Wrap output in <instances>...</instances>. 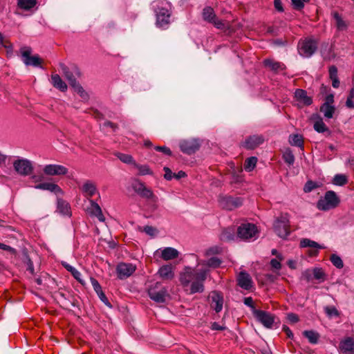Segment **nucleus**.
Instances as JSON below:
<instances>
[{
    "label": "nucleus",
    "mask_w": 354,
    "mask_h": 354,
    "mask_svg": "<svg viewBox=\"0 0 354 354\" xmlns=\"http://www.w3.org/2000/svg\"><path fill=\"white\" fill-rule=\"evenodd\" d=\"M156 26L166 29L170 23L171 12L166 8L158 6L156 10Z\"/></svg>",
    "instance_id": "obj_11"
},
{
    "label": "nucleus",
    "mask_w": 354,
    "mask_h": 354,
    "mask_svg": "<svg viewBox=\"0 0 354 354\" xmlns=\"http://www.w3.org/2000/svg\"><path fill=\"white\" fill-rule=\"evenodd\" d=\"M132 187L133 190L142 198L151 199L154 197L152 190L147 187L144 183L139 180H136L133 184Z\"/></svg>",
    "instance_id": "obj_16"
},
{
    "label": "nucleus",
    "mask_w": 354,
    "mask_h": 354,
    "mask_svg": "<svg viewBox=\"0 0 354 354\" xmlns=\"http://www.w3.org/2000/svg\"><path fill=\"white\" fill-rule=\"evenodd\" d=\"M331 15L338 31H345L348 29L349 24L343 19L342 15L338 12L333 11Z\"/></svg>",
    "instance_id": "obj_22"
},
{
    "label": "nucleus",
    "mask_w": 354,
    "mask_h": 354,
    "mask_svg": "<svg viewBox=\"0 0 354 354\" xmlns=\"http://www.w3.org/2000/svg\"><path fill=\"white\" fill-rule=\"evenodd\" d=\"M274 231L281 239H286L290 234V221L288 214H281L274 221Z\"/></svg>",
    "instance_id": "obj_3"
},
{
    "label": "nucleus",
    "mask_w": 354,
    "mask_h": 354,
    "mask_svg": "<svg viewBox=\"0 0 354 354\" xmlns=\"http://www.w3.org/2000/svg\"><path fill=\"white\" fill-rule=\"evenodd\" d=\"M340 203L339 197L334 191L326 192L324 198L317 202V208L320 210L327 211L337 207Z\"/></svg>",
    "instance_id": "obj_4"
},
{
    "label": "nucleus",
    "mask_w": 354,
    "mask_h": 354,
    "mask_svg": "<svg viewBox=\"0 0 354 354\" xmlns=\"http://www.w3.org/2000/svg\"><path fill=\"white\" fill-rule=\"evenodd\" d=\"M318 187L319 185L315 182L312 180H308L304 187V191L306 193H308L312 192L313 189Z\"/></svg>",
    "instance_id": "obj_50"
},
{
    "label": "nucleus",
    "mask_w": 354,
    "mask_h": 354,
    "mask_svg": "<svg viewBox=\"0 0 354 354\" xmlns=\"http://www.w3.org/2000/svg\"><path fill=\"white\" fill-rule=\"evenodd\" d=\"M220 252V248L218 247H212L209 248L205 254L207 256L211 255V254H216Z\"/></svg>",
    "instance_id": "obj_63"
},
{
    "label": "nucleus",
    "mask_w": 354,
    "mask_h": 354,
    "mask_svg": "<svg viewBox=\"0 0 354 354\" xmlns=\"http://www.w3.org/2000/svg\"><path fill=\"white\" fill-rule=\"evenodd\" d=\"M163 170L165 172V174L164 175V178L166 180H171L174 177V174L172 173L171 170L169 167H165L163 168Z\"/></svg>",
    "instance_id": "obj_60"
},
{
    "label": "nucleus",
    "mask_w": 354,
    "mask_h": 354,
    "mask_svg": "<svg viewBox=\"0 0 354 354\" xmlns=\"http://www.w3.org/2000/svg\"><path fill=\"white\" fill-rule=\"evenodd\" d=\"M283 159L288 165H292L295 162V156L290 148H287L283 153Z\"/></svg>",
    "instance_id": "obj_41"
},
{
    "label": "nucleus",
    "mask_w": 354,
    "mask_h": 354,
    "mask_svg": "<svg viewBox=\"0 0 354 354\" xmlns=\"http://www.w3.org/2000/svg\"><path fill=\"white\" fill-rule=\"evenodd\" d=\"M0 249L7 251L12 254H16L17 253V250L15 248L2 243H0Z\"/></svg>",
    "instance_id": "obj_58"
},
{
    "label": "nucleus",
    "mask_w": 354,
    "mask_h": 354,
    "mask_svg": "<svg viewBox=\"0 0 354 354\" xmlns=\"http://www.w3.org/2000/svg\"><path fill=\"white\" fill-rule=\"evenodd\" d=\"M178 251L174 248H165L161 252L160 257L165 261L172 260L178 257Z\"/></svg>",
    "instance_id": "obj_26"
},
{
    "label": "nucleus",
    "mask_w": 354,
    "mask_h": 354,
    "mask_svg": "<svg viewBox=\"0 0 354 354\" xmlns=\"http://www.w3.org/2000/svg\"><path fill=\"white\" fill-rule=\"evenodd\" d=\"M329 76L331 80L338 78L337 68L335 66L333 65L329 67L328 70Z\"/></svg>",
    "instance_id": "obj_53"
},
{
    "label": "nucleus",
    "mask_w": 354,
    "mask_h": 354,
    "mask_svg": "<svg viewBox=\"0 0 354 354\" xmlns=\"http://www.w3.org/2000/svg\"><path fill=\"white\" fill-rule=\"evenodd\" d=\"M36 189H42V190H48L50 192H53L56 194H63V191L61 187L53 183H39L35 187Z\"/></svg>",
    "instance_id": "obj_23"
},
{
    "label": "nucleus",
    "mask_w": 354,
    "mask_h": 354,
    "mask_svg": "<svg viewBox=\"0 0 354 354\" xmlns=\"http://www.w3.org/2000/svg\"><path fill=\"white\" fill-rule=\"evenodd\" d=\"M330 260L333 265L337 268L341 269L344 267V263L340 257L335 254H331Z\"/></svg>",
    "instance_id": "obj_48"
},
{
    "label": "nucleus",
    "mask_w": 354,
    "mask_h": 354,
    "mask_svg": "<svg viewBox=\"0 0 354 354\" xmlns=\"http://www.w3.org/2000/svg\"><path fill=\"white\" fill-rule=\"evenodd\" d=\"M263 63L265 66L270 68L275 73L282 71L286 68V66L283 63L275 62L270 59H265Z\"/></svg>",
    "instance_id": "obj_27"
},
{
    "label": "nucleus",
    "mask_w": 354,
    "mask_h": 354,
    "mask_svg": "<svg viewBox=\"0 0 354 354\" xmlns=\"http://www.w3.org/2000/svg\"><path fill=\"white\" fill-rule=\"evenodd\" d=\"M354 98V88H352L350 90L349 94L347 97L346 101V106L349 109H354V102L353 99Z\"/></svg>",
    "instance_id": "obj_51"
},
{
    "label": "nucleus",
    "mask_w": 354,
    "mask_h": 354,
    "mask_svg": "<svg viewBox=\"0 0 354 354\" xmlns=\"http://www.w3.org/2000/svg\"><path fill=\"white\" fill-rule=\"evenodd\" d=\"M310 0H291L292 7L295 10L300 11L304 8V3Z\"/></svg>",
    "instance_id": "obj_49"
},
{
    "label": "nucleus",
    "mask_w": 354,
    "mask_h": 354,
    "mask_svg": "<svg viewBox=\"0 0 354 354\" xmlns=\"http://www.w3.org/2000/svg\"><path fill=\"white\" fill-rule=\"evenodd\" d=\"M289 142L292 146L304 148V139L301 135L291 134L289 136Z\"/></svg>",
    "instance_id": "obj_37"
},
{
    "label": "nucleus",
    "mask_w": 354,
    "mask_h": 354,
    "mask_svg": "<svg viewBox=\"0 0 354 354\" xmlns=\"http://www.w3.org/2000/svg\"><path fill=\"white\" fill-rule=\"evenodd\" d=\"M313 128L318 133H326L327 136H330L331 135V131L325 124L322 118L320 117H319L314 122Z\"/></svg>",
    "instance_id": "obj_28"
},
{
    "label": "nucleus",
    "mask_w": 354,
    "mask_h": 354,
    "mask_svg": "<svg viewBox=\"0 0 354 354\" xmlns=\"http://www.w3.org/2000/svg\"><path fill=\"white\" fill-rule=\"evenodd\" d=\"M89 201L91 203V214L95 216L100 221H104L105 218L100 205L93 200H89Z\"/></svg>",
    "instance_id": "obj_31"
},
{
    "label": "nucleus",
    "mask_w": 354,
    "mask_h": 354,
    "mask_svg": "<svg viewBox=\"0 0 354 354\" xmlns=\"http://www.w3.org/2000/svg\"><path fill=\"white\" fill-rule=\"evenodd\" d=\"M73 277L81 284L84 285V280L81 278V273L75 268L71 272Z\"/></svg>",
    "instance_id": "obj_57"
},
{
    "label": "nucleus",
    "mask_w": 354,
    "mask_h": 354,
    "mask_svg": "<svg viewBox=\"0 0 354 354\" xmlns=\"http://www.w3.org/2000/svg\"><path fill=\"white\" fill-rule=\"evenodd\" d=\"M148 295L151 300L156 303L163 304L169 297L167 288L160 282L151 284L148 288Z\"/></svg>",
    "instance_id": "obj_2"
},
{
    "label": "nucleus",
    "mask_w": 354,
    "mask_h": 354,
    "mask_svg": "<svg viewBox=\"0 0 354 354\" xmlns=\"http://www.w3.org/2000/svg\"><path fill=\"white\" fill-rule=\"evenodd\" d=\"M82 190L86 196L91 198L96 193L97 188L93 182L87 180L83 185Z\"/></svg>",
    "instance_id": "obj_29"
},
{
    "label": "nucleus",
    "mask_w": 354,
    "mask_h": 354,
    "mask_svg": "<svg viewBox=\"0 0 354 354\" xmlns=\"http://www.w3.org/2000/svg\"><path fill=\"white\" fill-rule=\"evenodd\" d=\"M100 300L107 306L111 307V303L109 301L108 298L104 293V292L102 290L97 293Z\"/></svg>",
    "instance_id": "obj_55"
},
{
    "label": "nucleus",
    "mask_w": 354,
    "mask_h": 354,
    "mask_svg": "<svg viewBox=\"0 0 354 354\" xmlns=\"http://www.w3.org/2000/svg\"><path fill=\"white\" fill-rule=\"evenodd\" d=\"M223 296L218 292H214L212 296V308H214L216 313H219L223 308Z\"/></svg>",
    "instance_id": "obj_25"
},
{
    "label": "nucleus",
    "mask_w": 354,
    "mask_h": 354,
    "mask_svg": "<svg viewBox=\"0 0 354 354\" xmlns=\"http://www.w3.org/2000/svg\"><path fill=\"white\" fill-rule=\"evenodd\" d=\"M136 266L131 263H121L117 266L118 278L123 279L130 277L135 271Z\"/></svg>",
    "instance_id": "obj_18"
},
{
    "label": "nucleus",
    "mask_w": 354,
    "mask_h": 354,
    "mask_svg": "<svg viewBox=\"0 0 354 354\" xmlns=\"http://www.w3.org/2000/svg\"><path fill=\"white\" fill-rule=\"evenodd\" d=\"M317 41L313 38H306L298 44V52L304 57H310L317 50Z\"/></svg>",
    "instance_id": "obj_7"
},
{
    "label": "nucleus",
    "mask_w": 354,
    "mask_h": 354,
    "mask_svg": "<svg viewBox=\"0 0 354 354\" xmlns=\"http://www.w3.org/2000/svg\"><path fill=\"white\" fill-rule=\"evenodd\" d=\"M134 167L138 169V175L145 176V175H153V173L150 167L147 165H140L136 162L134 163Z\"/></svg>",
    "instance_id": "obj_39"
},
{
    "label": "nucleus",
    "mask_w": 354,
    "mask_h": 354,
    "mask_svg": "<svg viewBox=\"0 0 354 354\" xmlns=\"http://www.w3.org/2000/svg\"><path fill=\"white\" fill-rule=\"evenodd\" d=\"M265 138L262 135H252L245 138L241 146L246 149L252 150L263 143Z\"/></svg>",
    "instance_id": "obj_15"
},
{
    "label": "nucleus",
    "mask_w": 354,
    "mask_h": 354,
    "mask_svg": "<svg viewBox=\"0 0 354 354\" xmlns=\"http://www.w3.org/2000/svg\"><path fill=\"white\" fill-rule=\"evenodd\" d=\"M91 282L96 293L102 290V287L97 279L93 277H91Z\"/></svg>",
    "instance_id": "obj_56"
},
{
    "label": "nucleus",
    "mask_w": 354,
    "mask_h": 354,
    "mask_svg": "<svg viewBox=\"0 0 354 354\" xmlns=\"http://www.w3.org/2000/svg\"><path fill=\"white\" fill-rule=\"evenodd\" d=\"M0 46H2L6 49V53L8 57H10L13 52V45L8 39H5L3 34L0 32Z\"/></svg>",
    "instance_id": "obj_34"
},
{
    "label": "nucleus",
    "mask_w": 354,
    "mask_h": 354,
    "mask_svg": "<svg viewBox=\"0 0 354 354\" xmlns=\"http://www.w3.org/2000/svg\"><path fill=\"white\" fill-rule=\"evenodd\" d=\"M143 231L148 235L154 236L156 232V229L152 226L146 225L144 227Z\"/></svg>",
    "instance_id": "obj_59"
},
{
    "label": "nucleus",
    "mask_w": 354,
    "mask_h": 354,
    "mask_svg": "<svg viewBox=\"0 0 354 354\" xmlns=\"http://www.w3.org/2000/svg\"><path fill=\"white\" fill-rule=\"evenodd\" d=\"M303 335L306 337L311 344H317L319 337V333L312 330H304Z\"/></svg>",
    "instance_id": "obj_38"
},
{
    "label": "nucleus",
    "mask_w": 354,
    "mask_h": 354,
    "mask_svg": "<svg viewBox=\"0 0 354 354\" xmlns=\"http://www.w3.org/2000/svg\"><path fill=\"white\" fill-rule=\"evenodd\" d=\"M179 147L183 153L192 155L199 150L201 142L199 140L195 138L183 140L180 142Z\"/></svg>",
    "instance_id": "obj_12"
},
{
    "label": "nucleus",
    "mask_w": 354,
    "mask_h": 354,
    "mask_svg": "<svg viewBox=\"0 0 354 354\" xmlns=\"http://www.w3.org/2000/svg\"><path fill=\"white\" fill-rule=\"evenodd\" d=\"M238 285L245 289L250 290L252 287V281L248 273L241 272L237 278Z\"/></svg>",
    "instance_id": "obj_21"
},
{
    "label": "nucleus",
    "mask_w": 354,
    "mask_h": 354,
    "mask_svg": "<svg viewBox=\"0 0 354 354\" xmlns=\"http://www.w3.org/2000/svg\"><path fill=\"white\" fill-rule=\"evenodd\" d=\"M312 273H313V277L315 279L319 280L320 282H322L325 280L326 274L322 268H315L312 270Z\"/></svg>",
    "instance_id": "obj_46"
},
{
    "label": "nucleus",
    "mask_w": 354,
    "mask_h": 354,
    "mask_svg": "<svg viewBox=\"0 0 354 354\" xmlns=\"http://www.w3.org/2000/svg\"><path fill=\"white\" fill-rule=\"evenodd\" d=\"M325 312L329 317H337L339 316V312L335 306H326L325 308Z\"/></svg>",
    "instance_id": "obj_52"
},
{
    "label": "nucleus",
    "mask_w": 354,
    "mask_h": 354,
    "mask_svg": "<svg viewBox=\"0 0 354 354\" xmlns=\"http://www.w3.org/2000/svg\"><path fill=\"white\" fill-rule=\"evenodd\" d=\"M320 111L324 113L325 118L330 119L333 117L335 107L333 105L323 104L320 106Z\"/></svg>",
    "instance_id": "obj_35"
},
{
    "label": "nucleus",
    "mask_w": 354,
    "mask_h": 354,
    "mask_svg": "<svg viewBox=\"0 0 354 354\" xmlns=\"http://www.w3.org/2000/svg\"><path fill=\"white\" fill-rule=\"evenodd\" d=\"M27 261H26V264H27V268L26 270L28 271H29L30 272V274H34V266H33V263L32 261H31V259L27 257Z\"/></svg>",
    "instance_id": "obj_64"
},
{
    "label": "nucleus",
    "mask_w": 354,
    "mask_h": 354,
    "mask_svg": "<svg viewBox=\"0 0 354 354\" xmlns=\"http://www.w3.org/2000/svg\"><path fill=\"white\" fill-rule=\"evenodd\" d=\"M243 303L247 306L251 308L253 310L256 309L254 305L253 299L251 297L244 298Z\"/></svg>",
    "instance_id": "obj_62"
},
{
    "label": "nucleus",
    "mask_w": 354,
    "mask_h": 354,
    "mask_svg": "<svg viewBox=\"0 0 354 354\" xmlns=\"http://www.w3.org/2000/svg\"><path fill=\"white\" fill-rule=\"evenodd\" d=\"M155 149L156 151H160V152H162L164 154L167 155V156H171L172 155V152L170 150V149L169 147H165V146H156V147H155Z\"/></svg>",
    "instance_id": "obj_54"
},
{
    "label": "nucleus",
    "mask_w": 354,
    "mask_h": 354,
    "mask_svg": "<svg viewBox=\"0 0 354 354\" xmlns=\"http://www.w3.org/2000/svg\"><path fill=\"white\" fill-rule=\"evenodd\" d=\"M295 97L299 103L304 106H310L313 104V99L310 96L307 95V91L306 90L301 88L296 89L295 92Z\"/></svg>",
    "instance_id": "obj_20"
},
{
    "label": "nucleus",
    "mask_w": 354,
    "mask_h": 354,
    "mask_svg": "<svg viewBox=\"0 0 354 354\" xmlns=\"http://www.w3.org/2000/svg\"><path fill=\"white\" fill-rule=\"evenodd\" d=\"M57 209L64 215H69L71 214V207L69 203L61 198L57 200Z\"/></svg>",
    "instance_id": "obj_32"
},
{
    "label": "nucleus",
    "mask_w": 354,
    "mask_h": 354,
    "mask_svg": "<svg viewBox=\"0 0 354 354\" xmlns=\"http://www.w3.org/2000/svg\"><path fill=\"white\" fill-rule=\"evenodd\" d=\"M51 82L53 86L61 91H65L67 89L66 84L62 80L58 74L51 75Z\"/></svg>",
    "instance_id": "obj_30"
},
{
    "label": "nucleus",
    "mask_w": 354,
    "mask_h": 354,
    "mask_svg": "<svg viewBox=\"0 0 354 354\" xmlns=\"http://www.w3.org/2000/svg\"><path fill=\"white\" fill-rule=\"evenodd\" d=\"M221 263L222 261L219 258L213 257L206 261H203L202 264L207 266L209 268H216L220 267Z\"/></svg>",
    "instance_id": "obj_40"
},
{
    "label": "nucleus",
    "mask_w": 354,
    "mask_h": 354,
    "mask_svg": "<svg viewBox=\"0 0 354 354\" xmlns=\"http://www.w3.org/2000/svg\"><path fill=\"white\" fill-rule=\"evenodd\" d=\"M59 67L64 73L65 77L68 81L71 86L75 85V83H78L77 77L81 76L80 68L75 64L70 66L65 65L64 63H59Z\"/></svg>",
    "instance_id": "obj_9"
},
{
    "label": "nucleus",
    "mask_w": 354,
    "mask_h": 354,
    "mask_svg": "<svg viewBox=\"0 0 354 354\" xmlns=\"http://www.w3.org/2000/svg\"><path fill=\"white\" fill-rule=\"evenodd\" d=\"M270 266H271L272 268H273L276 270H279L281 268V264L280 261L276 259H272L270 261Z\"/></svg>",
    "instance_id": "obj_61"
},
{
    "label": "nucleus",
    "mask_w": 354,
    "mask_h": 354,
    "mask_svg": "<svg viewBox=\"0 0 354 354\" xmlns=\"http://www.w3.org/2000/svg\"><path fill=\"white\" fill-rule=\"evenodd\" d=\"M208 270L205 269L195 270L186 268L180 275V281L185 288L190 285V294L201 293L205 290L204 282L207 279Z\"/></svg>",
    "instance_id": "obj_1"
},
{
    "label": "nucleus",
    "mask_w": 354,
    "mask_h": 354,
    "mask_svg": "<svg viewBox=\"0 0 354 354\" xmlns=\"http://www.w3.org/2000/svg\"><path fill=\"white\" fill-rule=\"evenodd\" d=\"M257 232V228L254 224L242 223L237 228V236L242 239H249L254 237Z\"/></svg>",
    "instance_id": "obj_14"
},
{
    "label": "nucleus",
    "mask_w": 354,
    "mask_h": 354,
    "mask_svg": "<svg viewBox=\"0 0 354 354\" xmlns=\"http://www.w3.org/2000/svg\"><path fill=\"white\" fill-rule=\"evenodd\" d=\"M218 203L221 209L232 211L243 205V199L241 197H234L230 195H219Z\"/></svg>",
    "instance_id": "obj_5"
},
{
    "label": "nucleus",
    "mask_w": 354,
    "mask_h": 354,
    "mask_svg": "<svg viewBox=\"0 0 354 354\" xmlns=\"http://www.w3.org/2000/svg\"><path fill=\"white\" fill-rule=\"evenodd\" d=\"M339 348L344 354H354V339L351 337H346L339 342Z\"/></svg>",
    "instance_id": "obj_19"
},
{
    "label": "nucleus",
    "mask_w": 354,
    "mask_h": 354,
    "mask_svg": "<svg viewBox=\"0 0 354 354\" xmlns=\"http://www.w3.org/2000/svg\"><path fill=\"white\" fill-rule=\"evenodd\" d=\"M37 3V0H18V6L24 10H30L33 8Z\"/></svg>",
    "instance_id": "obj_44"
},
{
    "label": "nucleus",
    "mask_w": 354,
    "mask_h": 354,
    "mask_svg": "<svg viewBox=\"0 0 354 354\" xmlns=\"http://www.w3.org/2000/svg\"><path fill=\"white\" fill-rule=\"evenodd\" d=\"M235 238V231L234 228H226L223 230L220 235V239L223 241H230Z\"/></svg>",
    "instance_id": "obj_33"
},
{
    "label": "nucleus",
    "mask_w": 354,
    "mask_h": 354,
    "mask_svg": "<svg viewBox=\"0 0 354 354\" xmlns=\"http://www.w3.org/2000/svg\"><path fill=\"white\" fill-rule=\"evenodd\" d=\"M158 273L164 280H171L174 277V268L171 264L161 266Z\"/></svg>",
    "instance_id": "obj_24"
},
{
    "label": "nucleus",
    "mask_w": 354,
    "mask_h": 354,
    "mask_svg": "<svg viewBox=\"0 0 354 354\" xmlns=\"http://www.w3.org/2000/svg\"><path fill=\"white\" fill-rule=\"evenodd\" d=\"M300 247L301 248H315V249H324L325 248L324 246L319 245L318 243L312 241L308 239H303L300 241Z\"/></svg>",
    "instance_id": "obj_36"
},
{
    "label": "nucleus",
    "mask_w": 354,
    "mask_h": 354,
    "mask_svg": "<svg viewBox=\"0 0 354 354\" xmlns=\"http://www.w3.org/2000/svg\"><path fill=\"white\" fill-rule=\"evenodd\" d=\"M253 315L256 319L264 327L267 328H272L275 322L276 317L265 310L254 309Z\"/></svg>",
    "instance_id": "obj_10"
},
{
    "label": "nucleus",
    "mask_w": 354,
    "mask_h": 354,
    "mask_svg": "<svg viewBox=\"0 0 354 354\" xmlns=\"http://www.w3.org/2000/svg\"><path fill=\"white\" fill-rule=\"evenodd\" d=\"M115 156L120 161H122L124 163L131 164L133 165H134V163H136V161L133 160L132 156L129 154L116 153Z\"/></svg>",
    "instance_id": "obj_43"
},
{
    "label": "nucleus",
    "mask_w": 354,
    "mask_h": 354,
    "mask_svg": "<svg viewBox=\"0 0 354 354\" xmlns=\"http://www.w3.org/2000/svg\"><path fill=\"white\" fill-rule=\"evenodd\" d=\"M257 162V158L256 157L252 156L248 158L244 162V169L248 171H250L255 168Z\"/></svg>",
    "instance_id": "obj_42"
},
{
    "label": "nucleus",
    "mask_w": 354,
    "mask_h": 354,
    "mask_svg": "<svg viewBox=\"0 0 354 354\" xmlns=\"http://www.w3.org/2000/svg\"><path fill=\"white\" fill-rule=\"evenodd\" d=\"M347 182V177L344 174H336L333 180V184L339 186L346 185Z\"/></svg>",
    "instance_id": "obj_47"
},
{
    "label": "nucleus",
    "mask_w": 354,
    "mask_h": 354,
    "mask_svg": "<svg viewBox=\"0 0 354 354\" xmlns=\"http://www.w3.org/2000/svg\"><path fill=\"white\" fill-rule=\"evenodd\" d=\"M23 62L26 66L42 68L43 59L39 55H32V48L30 46H23L20 48Z\"/></svg>",
    "instance_id": "obj_6"
},
{
    "label": "nucleus",
    "mask_w": 354,
    "mask_h": 354,
    "mask_svg": "<svg viewBox=\"0 0 354 354\" xmlns=\"http://www.w3.org/2000/svg\"><path fill=\"white\" fill-rule=\"evenodd\" d=\"M202 16L203 20L214 24L216 28L218 29H222L224 28V24L221 20L217 18L214 10L212 7L207 6L204 8L203 10Z\"/></svg>",
    "instance_id": "obj_13"
},
{
    "label": "nucleus",
    "mask_w": 354,
    "mask_h": 354,
    "mask_svg": "<svg viewBox=\"0 0 354 354\" xmlns=\"http://www.w3.org/2000/svg\"><path fill=\"white\" fill-rule=\"evenodd\" d=\"M15 171L20 176H27L32 174L34 167L30 160L26 158H19L13 162Z\"/></svg>",
    "instance_id": "obj_8"
},
{
    "label": "nucleus",
    "mask_w": 354,
    "mask_h": 354,
    "mask_svg": "<svg viewBox=\"0 0 354 354\" xmlns=\"http://www.w3.org/2000/svg\"><path fill=\"white\" fill-rule=\"evenodd\" d=\"M75 85L71 86L75 92H77L80 96L84 100H86L88 99V95L87 93L84 90L83 87L80 84V83H75Z\"/></svg>",
    "instance_id": "obj_45"
},
{
    "label": "nucleus",
    "mask_w": 354,
    "mask_h": 354,
    "mask_svg": "<svg viewBox=\"0 0 354 354\" xmlns=\"http://www.w3.org/2000/svg\"><path fill=\"white\" fill-rule=\"evenodd\" d=\"M43 171L48 176H61L67 174L68 169L61 165L50 164L46 165Z\"/></svg>",
    "instance_id": "obj_17"
}]
</instances>
